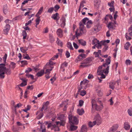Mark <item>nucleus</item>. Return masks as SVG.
<instances>
[{
  "instance_id": "774afa93",
  "label": "nucleus",
  "mask_w": 132,
  "mask_h": 132,
  "mask_svg": "<svg viewBox=\"0 0 132 132\" xmlns=\"http://www.w3.org/2000/svg\"><path fill=\"white\" fill-rule=\"evenodd\" d=\"M53 125H54L52 124L51 123H49L48 124L47 128H50L51 127V128H53Z\"/></svg>"
},
{
  "instance_id": "58836bf2",
  "label": "nucleus",
  "mask_w": 132,
  "mask_h": 132,
  "mask_svg": "<svg viewBox=\"0 0 132 132\" xmlns=\"http://www.w3.org/2000/svg\"><path fill=\"white\" fill-rule=\"evenodd\" d=\"M130 45V44L129 42H127L124 46L125 48L127 50H128Z\"/></svg>"
},
{
  "instance_id": "1a4fd4ad",
  "label": "nucleus",
  "mask_w": 132,
  "mask_h": 132,
  "mask_svg": "<svg viewBox=\"0 0 132 132\" xmlns=\"http://www.w3.org/2000/svg\"><path fill=\"white\" fill-rule=\"evenodd\" d=\"M119 85V82L118 81L111 82L109 83V86L110 88L113 89L117 86Z\"/></svg>"
},
{
  "instance_id": "f704fd0d",
  "label": "nucleus",
  "mask_w": 132,
  "mask_h": 132,
  "mask_svg": "<svg viewBox=\"0 0 132 132\" xmlns=\"http://www.w3.org/2000/svg\"><path fill=\"white\" fill-rule=\"evenodd\" d=\"M71 126L70 127V129L71 130L74 131L76 130L77 128V127L76 126H74L73 125V124H70Z\"/></svg>"
},
{
  "instance_id": "393cba45",
  "label": "nucleus",
  "mask_w": 132,
  "mask_h": 132,
  "mask_svg": "<svg viewBox=\"0 0 132 132\" xmlns=\"http://www.w3.org/2000/svg\"><path fill=\"white\" fill-rule=\"evenodd\" d=\"M94 30L96 32H98L100 30V28L98 24H96L93 27Z\"/></svg>"
},
{
  "instance_id": "69168bd1",
  "label": "nucleus",
  "mask_w": 132,
  "mask_h": 132,
  "mask_svg": "<svg viewBox=\"0 0 132 132\" xmlns=\"http://www.w3.org/2000/svg\"><path fill=\"white\" fill-rule=\"evenodd\" d=\"M5 22L6 23V24H9V23H11L12 21L11 20L7 19L5 20Z\"/></svg>"
},
{
  "instance_id": "dca6fc26",
  "label": "nucleus",
  "mask_w": 132,
  "mask_h": 132,
  "mask_svg": "<svg viewBox=\"0 0 132 132\" xmlns=\"http://www.w3.org/2000/svg\"><path fill=\"white\" fill-rule=\"evenodd\" d=\"M59 15V14L58 13H56L55 14L52 15V18L54 20L57 21L58 20L60 19Z\"/></svg>"
},
{
  "instance_id": "e433bc0d",
  "label": "nucleus",
  "mask_w": 132,
  "mask_h": 132,
  "mask_svg": "<svg viewBox=\"0 0 132 132\" xmlns=\"http://www.w3.org/2000/svg\"><path fill=\"white\" fill-rule=\"evenodd\" d=\"M67 47L71 50H73V47L71 43L68 42L67 44Z\"/></svg>"
},
{
  "instance_id": "5701e85b",
  "label": "nucleus",
  "mask_w": 132,
  "mask_h": 132,
  "mask_svg": "<svg viewBox=\"0 0 132 132\" xmlns=\"http://www.w3.org/2000/svg\"><path fill=\"white\" fill-rule=\"evenodd\" d=\"M86 55L84 54H81L78 56V58L79 59V60L80 61L83 59V58L86 57Z\"/></svg>"
},
{
  "instance_id": "a19ab883",
  "label": "nucleus",
  "mask_w": 132,
  "mask_h": 132,
  "mask_svg": "<svg viewBox=\"0 0 132 132\" xmlns=\"http://www.w3.org/2000/svg\"><path fill=\"white\" fill-rule=\"evenodd\" d=\"M22 36H23V39H26L27 36V34L25 30L23 31L22 32Z\"/></svg>"
},
{
  "instance_id": "603ef678",
  "label": "nucleus",
  "mask_w": 132,
  "mask_h": 132,
  "mask_svg": "<svg viewBox=\"0 0 132 132\" xmlns=\"http://www.w3.org/2000/svg\"><path fill=\"white\" fill-rule=\"evenodd\" d=\"M114 1H112L111 2H109L108 3V5L110 7H113L114 4Z\"/></svg>"
},
{
  "instance_id": "0e129e2a",
  "label": "nucleus",
  "mask_w": 132,
  "mask_h": 132,
  "mask_svg": "<svg viewBox=\"0 0 132 132\" xmlns=\"http://www.w3.org/2000/svg\"><path fill=\"white\" fill-rule=\"evenodd\" d=\"M33 19L32 20H31L27 22L25 24V26H27L29 25L30 23H31L32 22V21L33 20Z\"/></svg>"
},
{
  "instance_id": "20e7f679",
  "label": "nucleus",
  "mask_w": 132,
  "mask_h": 132,
  "mask_svg": "<svg viewBox=\"0 0 132 132\" xmlns=\"http://www.w3.org/2000/svg\"><path fill=\"white\" fill-rule=\"evenodd\" d=\"M92 109H95L97 110H102L103 108V103L102 101L98 98L96 100H92Z\"/></svg>"
},
{
  "instance_id": "72a5a7b5",
  "label": "nucleus",
  "mask_w": 132,
  "mask_h": 132,
  "mask_svg": "<svg viewBox=\"0 0 132 132\" xmlns=\"http://www.w3.org/2000/svg\"><path fill=\"white\" fill-rule=\"evenodd\" d=\"M49 104L48 102L47 101L43 106V108L44 111L46 110L47 109V106Z\"/></svg>"
},
{
  "instance_id": "c756f323",
  "label": "nucleus",
  "mask_w": 132,
  "mask_h": 132,
  "mask_svg": "<svg viewBox=\"0 0 132 132\" xmlns=\"http://www.w3.org/2000/svg\"><path fill=\"white\" fill-rule=\"evenodd\" d=\"M102 45H103L102 44V43H101V41L100 43L98 42L97 43L95 44V45L96 46V47L98 49L101 48V46Z\"/></svg>"
},
{
  "instance_id": "052dcab7",
  "label": "nucleus",
  "mask_w": 132,
  "mask_h": 132,
  "mask_svg": "<svg viewBox=\"0 0 132 132\" xmlns=\"http://www.w3.org/2000/svg\"><path fill=\"white\" fill-rule=\"evenodd\" d=\"M104 47L103 49V51L105 52L107 50L108 48V46L107 45H104Z\"/></svg>"
},
{
  "instance_id": "9d476101",
  "label": "nucleus",
  "mask_w": 132,
  "mask_h": 132,
  "mask_svg": "<svg viewBox=\"0 0 132 132\" xmlns=\"http://www.w3.org/2000/svg\"><path fill=\"white\" fill-rule=\"evenodd\" d=\"M10 27V26L9 24H6L4 28L3 33L5 35H7L9 31Z\"/></svg>"
},
{
  "instance_id": "f8f14e48",
  "label": "nucleus",
  "mask_w": 132,
  "mask_h": 132,
  "mask_svg": "<svg viewBox=\"0 0 132 132\" xmlns=\"http://www.w3.org/2000/svg\"><path fill=\"white\" fill-rule=\"evenodd\" d=\"M57 35L60 37H62L63 36V31L60 28L58 29L56 31Z\"/></svg>"
},
{
  "instance_id": "79ce46f5",
  "label": "nucleus",
  "mask_w": 132,
  "mask_h": 132,
  "mask_svg": "<svg viewBox=\"0 0 132 132\" xmlns=\"http://www.w3.org/2000/svg\"><path fill=\"white\" fill-rule=\"evenodd\" d=\"M98 42H99V41L97 39L95 38L92 40V44L93 45H94L97 43Z\"/></svg>"
},
{
  "instance_id": "4c0bfd02",
  "label": "nucleus",
  "mask_w": 132,
  "mask_h": 132,
  "mask_svg": "<svg viewBox=\"0 0 132 132\" xmlns=\"http://www.w3.org/2000/svg\"><path fill=\"white\" fill-rule=\"evenodd\" d=\"M100 0H94V5L95 6H97L100 4Z\"/></svg>"
},
{
  "instance_id": "09e8293b",
  "label": "nucleus",
  "mask_w": 132,
  "mask_h": 132,
  "mask_svg": "<svg viewBox=\"0 0 132 132\" xmlns=\"http://www.w3.org/2000/svg\"><path fill=\"white\" fill-rule=\"evenodd\" d=\"M81 65H80V67H85L88 66V64H86V63H84L83 61L82 62H81Z\"/></svg>"
},
{
  "instance_id": "6e6552de",
  "label": "nucleus",
  "mask_w": 132,
  "mask_h": 132,
  "mask_svg": "<svg viewBox=\"0 0 132 132\" xmlns=\"http://www.w3.org/2000/svg\"><path fill=\"white\" fill-rule=\"evenodd\" d=\"M94 120V125L96 124L97 125H99L101 123V118L100 117V115L98 114L95 117Z\"/></svg>"
},
{
  "instance_id": "e2e57ef3",
  "label": "nucleus",
  "mask_w": 132,
  "mask_h": 132,
  "mask_svg": "<svg viewBox=\"0 0 132 132\" xmlns=\"http://www.w3.org/2000/svg\"><path fill=\"white\" fill-rule=\"evenodd\" d=\"M65 55H66L67 58H69L70 56V53L68 51H66L65 53Z\"/></svg>"
},
{
  "instance_id": "a18cd8bd",
  "label": "nucleus",
  "mask_w": 132,
  "mask_h": 132,
  "mask_svg": "<svg viewBox=\"0 0 132 132\" xmlns=\"http://www.w3.org/2000/svg\"><path fill=\"white\" fill-rule=\"evenodd\" d=\"M94 121L92 122L91 121H89L88 123V125L90 127H92L95 125H94Z\"/></svg>"
},
{
  "instance_id": "b1692460",
  "label": "nucleus",
  "mask_w": 132,
  "mask_h": 132,
  "mask_svg": "<svg viewBox=\"0 0 132 132\" xmlns=\"http://www.w3.org/2000/svg\"><path fill=\"white\" fill-rule=\"evenodd\" d=\"M78 42L79 44L82 46H85L86 45V42L82 39L79 40Z\"/></svg>"
},
{
  "instance_id": "5fc2aeb1",
  "label": "nucleus",
  "mask_w": 132,
  "mask_h": 132,
  "mask_svg": "<svg viewBox=\"0 0 132 132\" xmlns=\"http://www.w3.org/2000/svg\"><path fill=\"white\" fill-rule=\"evenodd\" d=\"M131 61L129 59L126 60L125 61V63L127 65H130L131 64Z\"/></svg>"
},
{
  "instance_id": "473e14b6",
  "label": "nucleus",
  "mask_w": 132,
  "mask_h": 132,
  "mask_svg": "<svg viewBox=\"0 0 132 132\" xmlns=\"http://www.w3.org/2000/svg\"><path fill=\"white\" fill-rule=\"evenodd\" d=\"M22 80V82L20 84V86L21 87L27 85V81L24 79H21Z\"/></svg>"
},
{
  "instance_id": "8fccbe9b",
  "label": "nucleus",
  "mask_w": 132,
  "mask_h": 132,
  "mask_svg": "<svg viewBox=\"0 0 132 132\" xmlns=\"http://www.w3.org/2000/svg\"><path fill=\"white\" fill-rule=\"evenodd\" d=\"M108 27L109 29L112 28H113V23L112 22H110L108 26Z\"/></svg>"
},
{
  "instance_id": "0eeeda50",
  "label": "nucleus",
  "mask_w": 132,
  "mask_h": 132,
  "mask_svg": "<svg viewBox=\"0 0 132 132\" xmlns=\"http://www.w3.org/2000/svg\"><path fill=\"white\" fill-rule=\"evenodd\" d=\"M68 118L70 124L75 125L78 124V121L77 118L76 117L69 115Z\"/></svg>"
},
{
  "instance_id": "f257e3e1",
  "label": "nucleus",
  "mask_w": 132,
  "mask_h": 132,
  "mask_svg": "<svg viewBox=\"0 0 132 132\" xmlns=\"http://www.w3.org/2000/svg\"><path fill=\"white\" fill-rule=\"evenodd\" d=\"M110 57H108L106 59V62L103 64V65L100 66L98 67L97 70V74L98 76H101L100 77H98L97 78L99 80V82H101L102 80L100 78H104L105 76L103 73L107 75L109 73V65L110 63Z\"/></svg>"
},
{
  "instance_id": "f03ea898",
  "label": "nucleus",
  "mask_w": 132,
  "mask_h": 132,
  "mask_svg": "<svg viewBox=\"0 0 132 132\" xmlns=\"http://www.w3.org/2000/svg\"><path fill=\"white\" fill-rule=\"evenodd\" d=\"M7 56V54H5L3 57V60L4 63L0 64V78H4L5 77V74L10 75L11 73L10 65H9L8 68L6 67V61Z\"/></svg>"
},
{
  "instance_id": "c9c22d12",
  "label": "nucleus",
  "mask_w": 132,
  "mask_h": 132,
  "mask_svg": "<svg viewBox=\"0 0 132 132\" xmlns=\"http://www.w3.org/2000/svg\"><path fill=\"white\" fill-rule=\"evenodd\" d=\"M96 92L98 93V95L99 96H101L102 95V92L101 91V89L98 88L96 90Z\"/></svg>"
},
{
  "instance_id": "9b49d317",
  "label": "nucleus",
  "mask_w": 132,
  "mask_h": 132,
  "mask_svg": "<svg viewBox=\"0 0 132 132\" xmlns=\"http://www.w3.org/2000/svg\"><path fill=\"white\" fill-rule=\"evenodd\" d=\"M118 127V126L117 125H114L110 128L108 132H115Z\"/></svg>"
},
{
  "instance_id": "bf43d9fd",
  "label": "nucleus",
  "mask_w": 132,
  "mask_h": 132,
  "mask_svg": "<svg viewBox=\"0 0 132 132\" xmlns=\"http://www.w3.org/2000/svg\"><path fill=\"white\" fill-rule=\"evenodd\" d=\"M84 103V102L82 100H80L79 101V105L80 106H82Z\"/></svg>"
},
{
  "instance_id": "c03bdc74",
  "label": "nucleus",
  "mask_w": 132,
  "mask_h": 132,
  "mask_svg": "<svg viewBox=\"0 0 132 132\" xmlns=\"http://www.w3.org/2000/svg\"><path fill=\"white\" fill-rule=\"evenodd\" d=\"M109 42L110 40H109L103 41H101V43H102L103 45H107V44L109 43Z\"/></svg>"
},
{
  "instance_id": "2eb2a0df",
  "label": "nucleus",
  "mask_w": 132,
  "mask_h": 132,
  "mask_svg": "<svg viewBox=\"0 0 132 132\" xmlns=\"http://www.w3.org/2000/svg\"><path fill=\"white\" fill-rule=\"evenodd\" d=\"M54 63L52 61H50L49 62H48L47 63L45 66L44 67V68L47 69L50 68V66L53 67V65Z\"/></svg>"
},
{
  "instance_id": "680f3d73",
  "label": "nucleus",
  "mask_w": 132,
  "mask_h": 132,
  "mask_svg": "<svg viewBox=\"0 0 132 132\" xmlns=\"http://www.w3.org/2000/svg\"><path fill=\"white\" fill-rule=\"evenodd\" d=\"M32 69L30 68H28L25 71V72L28 73L32 71Z\"/></svg>"
},
{
  "instance_id": "a878e982",
  "label": "nucleus",
  "mask_w": 132,
  "mask_h": 132,
  "mask_svg": "<svg viewBox=\"0 0 132 132\" xmlns=\"http://www.w3.org/2000/svg\"><path fill=\"white\" fill-rule=\"evenodd\" d=\"M22 57L23 59H27L28 60H30V59L29 55L27 53L23 54L22 55Z\"/></svg>"
},
{
  "instance_id": "423d86ee",
  "label": "nucleus",
  "mask_w": 132,
  "mask_h": 132,
  "mask_svg": "<svg viewBox=\"0 0 132 132\" xmlns=\"http://www.w3.org/2000/svg\"><path fill=\"white\" fill-rule=\"evenodd\" d=\"M82 22L84 25H85L86 23V27L88 28H89L91 27L93 23L91 20H89V19L87 18H85L82 20Z\"/></svg>"
},
{
  "instance_id": "a211bd4d",
  "label": "nucleus",
  "mask_w": 132,
  "mask_h": 132,
  "mask_svg": "<svg viewBox=\"0 0 132 132\" xmlns=\"http://www.w3.org/2000/svg\"><path fill=\"white\" fill-rule=\"evenodd\" d=\"M123 128L126 130L129 129L130 128V126L128 122H125L124 124Z\"/></svg>"
},
{
  "instance_id": "6e6d98bb",
  "label": "nucleus",
  "mask_w": 132,
  "mask_h": 132,
  "mask_svg": "<svg viewBox=\"0 0 132 132\" xmlns=\"http://www.w3.org/2000/svg\"><path fill=\"white\" fill-rule=\"evenodd\" d=\"M22 105V104L20 103H19L18 104H17L16 105L14 106V107L15 108H19L21 107Z\"/></svg>"
},
{
  "instance_id": "2f4dec72",
  "label": "nucleus",
  "mask_w": 132,
  "mask_h": 132,
  "mask_svg": "<svg viewBox=\"0 0 132 132\" xmlns=\"http://www.w3.org/2000/svg\"><path fill=\"white\" fill-rule=\"evenodd\" d=\"M50 68L51 69H49V68H48L46 70V72L45 73V74H50V71H51L52 70V69L53 68V67H52V66H50Z\"/></svg>"
},
{
  "instance_id": "c85d7f7f",
  "label": "nucleus",
  "mask_w": 132,
  "mask_h": 132,
  "mask_svg": "<svg viewBox=\"0 0 132 132\" xmlns=\"http://www.w3.org/2000/svg\"><path fill=\"white\" fill-rule=\"evenodd\" d=\"M49 37L50 42L51 43H53L55 39L52 35L50 34L49 35Z\"/></svg>"
},
{
  "instance_id": "4be33fe9",
  "label": "nucleus",
  "mask_w": 132,
  "mask_h": 132,
  "mask_svg": "<svg viewBox=\"0 0 132 132\" xmlns=\"http://www.w3.org/2000/svg\"><path fill=\"white\" fill-rule=\"evenodd\" d=\"M78 113L80 115H82L84 113V111L82 109H78L77 110Z\"/></svg>"
},
{
  "instance_id": "338daca9",
  "label": "nucleus",
  "mask_w": 132,
  "mask_h": 132,
  "mask_svg": "<svg viewBox=\"0 0 132 132\" xmlns=\"http://www.w3.org/2000/svg\"><path fill=\"white\" fill-rule=\"evenodd\" d=\"M73 45L74 46V47L76 49H77L78 48V46L77 45L76 43L75 42H73Z\"/></svg>"
},
{
  "instance_id": "6ab92c4d",
  "label": "nucleus",
  "mask_w": 132,
  "mask_h": 132,
  "mask_svg": "<svg viewBox=\"0 0 132 132\" xmlns=\"http://www.w3.org/2000/svg\"><path fill=\"white\" fill-rule=\"evenodd\" d=\"M92 61L91 58L90 57L84 60L83 61L84 63H86V64H89Z\"/></svg>"
},
{
  "instance_id": "bb28decb",
  "label": "nucleus",
  "mask_w": 132,
  "mask_h": 132,
  "mask_svg": "<svg viewBox=\"0 0 132 132\" xmlns=\"http://www.w3.org/2000/svg\"><path fill=\"white\" fill-rule=\"evenodd\" d=\"M7 5L6 4H5L4 5L3 7V11L4 13L6 14L7 12Z\"/></svg>"
},
{
  "instance_id": "ea45409f",
  "label": "nucleus",
  "mask_w": 132,
  "mask_h": 132,
  "mask_svg": "<svg viewBox=\"0 0 132 132\" xmlns=\"http://www.w3.org/2000/svg\"><path fill=\"white\" fill-rule=\"evenodd\" d=\"M54 11L56 12L58 11V10L60 8V6L58 5H56L54 6Z\"/></svg>"
},
{
  "instance_id": "39448f33",
  "label": "nucleus",
  "mask_w": 132,
  "mask_h": 132,
  "mask_svg": "<svg viewBox=\"0 0 132 132\" xmlns=\"http://www.w3.org/2000/svg\"><path fill=\"white\" fill-rule=\"evenodd\" d=\"M79 28L77 29L76 31V35L77 37L85 34L86 32V30L84 23L82 22H80L79 23Z\"/></svg>"
},
{
  "instance_id": "4468645a",
  "label": "nucleus",
  "mask_w": 132,
  "mask_h": 132,
  "mask_svg": "<svg viewBox=\"0 0 132 132\" xmlns=\"http://www.w3.org/2000/svg\"><path fill=\"white\" fill-rule=\"evenodd\" d=\"M28 47L25 46L22 47L20 48L21 51L24 54L27 53V51L28 50Z\"/></svg>"
},
{
  "instance_id": "49530a36",
  "label": "nucleus",
  "mask_w": 132,
  "mask_h": 132,
  "mask_svg": "<svg viewBox=\"0 0 132 132\" xmlns=\"http://www.w3.org/2000/svg\"><path fill=\"white\" fill-rule=\"evenodd\" d=\"M128 112L129 115L130 116H132V108H130L128 110Z\"/></svg>"
},
{
  "instance_id": "cd10ccee",
  "label": "nucleus",
  "mask_w": 132,
  "mask_h": 132,
  "mask_svg": "<svg viewBox=\"0 0 132 132\" xmlns=\"http://www.w3.org/2000/svg\"><path fill=\"white\" fill-rule=\"evenodd\" d=\"M56 43L58 45L61 47H62V46L63 45V43L58 38H57V40L56 41Z\"/></svg>"
},
{
  "instance_id": "13d9d810",
  "label": "nucleus",
  "mask_w": 132,
  "mask_h": 132,
  "mask_svg": "<svg viewBox=\"0 0 132 132\" xmlns=\"http://www.w3.org/2000/svg\"><path fill=\"white\" fill-rule=\"evenodd\" d=\"M17 128L18 127L16 128L14 126H13L12 128V130L14 132H17L18 130V129H17Z\"/></svg>"
},
{
  "instance_id": "7c9ffc66",
  "label": "nucleus",
  "mask_w": 132,
  "mask_h": 132,
  "mask_svg": "<svg viewBox=\"0 0 132 132\" xmlns=\"http://www.w3.org/2000/svg\"><path fill=\"white\" fill-rule=\"evenodd\" d=\"M43 9V7H41L39 9L38 12L36 14V17H38L39 15L41 14L42 13Z\"/></svg>"
},
{
  "instance_id": "aec40b11",
  "label": "nucleus",
  "mask_w": 132,
  "mask_h": 132,
  "mask_svg": "<svg viewBox=\"0 0 132 132\" xmlns=\"http://www.w3.org/2000/svg\"><path fill=\"white\" fill-rule=\"evenodd\" d=\"M87 128L86 126L85 125H83L81 127L80 132H87Z\"/></svg>"
},
{
  "instance_id": "412c9836",
  "label": "nucleus",
  "mask_w": 132,
  "mask_h": 132,
  "mask_svg": "<svg viewBox=\"0 0 132 132\" xmlns=\"http://www.w3.org/2000/svg\"><path fill=\"white\" fill-rule=\"evenodd\" d=\"M44 73V71L43 70H42L40 71L37 72L36 76L38 77H41L43 75Z\"/></svg>"
},
{
  "instance_id": "37998d69",
  "label": "nucleus",
  "mask_w": 132,
  "mask_h": 132,
  "mask_svg": "<svg viewBox=\"0 0 132 132\" xmlns=\"http://www.w3.org/2000/svg\"><path fill=\"white\" fill-rule=\"evenodd\" d=\"M37 17V18L36 20V24L37 25L39 24V22L40 21V17L39 16L38 17Z\"/></svg>"
},
{
  "instance_id": "f3484780",
  "label": "nucleus",
  "mask_w": 132,
  "mask_h": 132,
  "mask_svg": "<svg viewBox=\"0 0 132 132\" xmlns=\"http://www.w3.org/2000/svg\"><path fill=\"white\" fill-rule=\"evenodd\" d=\"M36 115H38L37 116V118L38 119H41L43 117V112H40V111H38L37 112Z\"/></svg>"
},
{
  "instance_id": "3c124183",
  "label": "nucleus",
  "mask_w": 132,
  "mask_h": 132,
  "mask_svg": "<svg viewBox=\"0 0 132 132\" xmlns=\"http://www.w3.org/2000/svg\"><path fill=\"white\" fill-rule=\"evenodd\" d=\"M68 65V63L66 62H64L62 63L61 66V68H63L64 67H67Z\"/></svg>"
},
{
  "instance_id": "4d7b16f0",
  "label": "nucleus",
  "mask_w": 132,
  "mask_h": 132,
  "mask_svg": "<svg viewBox=\"0 0 132 132\" xmlns=\"http://www.w3.org/2000/svg\"><path fill=\"white\" fill-rule=\"evenodd\" d=\"M86 91L84 90H81L80 92V95L82 96H84L86 94Z\"/></svg>"
},
{
  "instance_id": "de8ad7c7",
  "label": "nucleus",
  "mask_w": 132,
  "mask_h": 132,
  "mask_svg": "<svg viewBox=\"0 0 132 132\" xmlns=\"http://www.w3.org/2000/svg\"><path fill=\"white\" fill-rule=\"evenodd\" d=\"M54 10V8L53 7H51L49 8L47 11V12L52 13Z\"/></svg>"
},
{
  "instance_id": "ddd939ff",
  "label": "nucleus",
  "mask_w": 132,
  "mask_h": 132,
  "mask_svg": "<svg viewBox=\"0 0 132 132\" xmlns=\"http://www.w3.org/2000/svg\"><path fill=\"white\" fill-rule=\"evenodd\" d=\"M60 21L61 22V27L63 28L65 24L66 19L63 16L62 17Z\"/></svg>"
},
{
  "instance_id": "7ed1b4c3",
  "label": "nucleus",
  "mask_w": 132,
  "mask_h": 132,
  "mask_svg": "<svg viewBox=\"0 0 132 132\" xmlns=\"http://www.w3.org/2000/svg\"><path fill=\"white\" fill-rule=\"evenodd\" d=\"M58 119L60 120V121H57L56 122V125H54L53 126V128H51V130H54L55 131H59V128L58 125L60 124V126H64L65 123V117L63 114L60 115L58 117Z\"/></svg>"
},
{
  "instance_id": "864d4df0",
  "label": "nucleus",
  "mask_w": 132,
  "mask_h": 132,
  "mask_svg": "<svg viewBox=\"0 0 132 132\" xmlns=\"http://www.w3.org/2000/svg\"><path fill=\"white\" fill-rule=\"evenodd\" d=\"M26 76L28 78H30L32 80H34V77L32 75L27 74L26 75Z\"/></svg>"
}]
</instances>
